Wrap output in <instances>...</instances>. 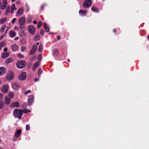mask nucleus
I'll return each mask as SVG.
<instances>
[{
	"mask_svg": "<svg viewBox=\"0 0 149 149\" xmlns=\"http://www.w3.org/2000/svg\"><path fill=\"white\" fill-rule=\"evenodd\" d=\"M39 36L38 34H37L35 37V40H39Z\"/></svg>",
	"mask_w": 149,
	"mask_h": 149,
	"instance_id": "35",
	"label": "nucleus"
},
{
	"mask_svg": "<svg viewBox=\"0 0 149 149\" xmlns=\"http://www.w3.org/2000/svg\"><path fill=\"white\" fill-rule=\"evenodd\" d=\"M42 72V70L41 69H39L38 71V75H40Z\"/></svg>",
	"mask_w": 149,
	"mask_h": 149,
	"instance_id": "43",
	"label": "nucleus"
},
{
	"mask_svg": "<svg viewBox=\"0 0 149 149\" xmlns=\"http://www.w3.org/2000/svg\"><path fill=\"white\" fill-rule=\"evenodd\" d=\"M92 4L91 0H86L84 3L83 7L84 8H88L91 6Z\"/></svg>",
	"mask_w": 149,
	"mask_h": 149,
	"instance_id": "3",
	"label": "nucleus"
},
{
	"mask_svg": "<svg viewBox=\"0 0 149 149\" xmlns=\"http://www.w3.org/2000/svg\"><path fill=\"white\" fill-rule=\"evenodd\" d=\"M19 27L21 31H22V33H23V31L26 29L25 27L22 26H19Z\"/></svg>",
	"mask_w": 149,
	"mask_h": 149,
	"instance_id": "33",
	"label": "nucleus"
},
{
	"mask_svg": "<svg viewBox=\"0 0 149 149\" xmlns=\"http://www.w3.org/2000/svg\"><path fill=\"white\" fill-rule=\"evenodd\" d=\"M4 104V103H0V109H2L3 108Z\"/></svg>",
	"mask_w": 149,
	"mask_h": 149,
	"instance_id": "40",
	"label": "nucleus"
},
{
	"mask_svg": "<svg viewBox=\"0 0 149 149\" xmlns=\"http://www.w3.org/2000/svg\"><path fill=\"white\" fill-rule=\"evenodd\" d=\"M44 6L45 5H43L41 6V8L42 10H43Z\"/></svg>",
	"mask_w": 149,
	"mask_h": 149,
	"instance_id": "48",
	"label": "nucleus"
},
{
	"mask_svg": "<svg viewBox=\"0 0 149 149\" xmlns=\"http://www.w3.org/2000/svg\"><path fill=\"white\" fill-rule=\"evenodd\" d=\"M11 106L16 107H19L20 105L18 102H13L11 104Z\"/></svg>",
	"mask_w": 149,
	"mask_h": 149,
	"instance_id": "17",
	"label": "nucleus"
},
{
	"mask_svg": "<svg viewBox=\"0 0 149 149\" xmlns=\"http://www.w3.org/2000/svg\"><path fill=\"white\" fill-rule=\"evenodd\" d=\"M28 30L29 32L31 34L33 35L35 33V27L33 26L30 25L29 26Z\"/></svg>",
	"mask_w": 149,
	"mask_h": 149,
	"instance_id": "7",
	"label": "nucleus"
},
{
	"mask_svg": "<svg viewBox=\"0 0 149 149\" xmlns=\"http://www.w3.org/2000/svg\"><path fill=\"white\" fill-rule=\"evenodd\" d=\"M7 20V18L6 17L4 18H3L0 19V24H3L4 22L6 21Z\"/></svg>",
	"mask_w": 149,
	"mask_h": 149,
	"instance_id": "28",
	"label": "nucleus"
},
{
	"mask_svg": "<svg viewBox=\"0 0 149 149\" xmlns=\"http://www.w3.org/2000/svg\"><path fill=\"white\" fill-rule=\"evenodd\" d=\"M17 8H15V5L13 3L11 6V9L10 11V13H12L14 10H16Z\"/></svg>",
	"mask_w": 149,
	"mask_h": 149,
	"instance_id": "18",
	"label": "nucleus"
},
{
	"mask_svg": "<svg viewBox=\"0 0 149 149\" xmlns=\"http://www.w3.org/2000/svg\"><path fill=\"white\" fill-rule=\"evenodd\" d=\"M37 50V47L36 45H34L32 47V49L29 53L30 55H32L34 54Z\"/></svg>",
	"mask_w": 149,
	"mask_h": 149,
	"instance_id": "9",
	"label": "nucleus"
},
{
	"mask_svg": "<svg viewBox=\"0 0 149 149\" xmlns=\"http://www.w3.org/2000/svg\"><path fill=\"white\" fill-rule=\"evenodd\" d=\"M24 112L25 113H27L28 112H30V110H29V109H24Z\"/></svg>",
	"mask_w": 149,
	"mask_h": 149,
	"instance_id": "37",
	"label": "nucleus"
},
{
	"mask_svg": "<svg viewBox=\"0 0 149 149\" xmlns=\"http://www.w3.org/2000/svg\"><path fill=\"white\" fill-rule=\"evenodd\" d=\"M147 38L149 40V34L148 35L147 37Z\"/></svg>",
	"mask_w": 149,
	"mask_h": 149,
	"instance_id": "59",
	"label": "nucleus"
},
{
	"mask_svg": "<svg viewBox=\"0 0 149 149\" xmlns=\"http://www.w3.org/2000/svg\"><path fill=\"white\" fill-rule=\"evenodd\" d=\"M8 86L6 85H5L3 86L1 88V90L4 93H6L8 91Z\"/></svg>",
	"mask_w": 149,
	"mask_h": 149,
	"instance_id": "10",
	"label": "nucleus"
},
{
	"mask_svg": "<svg viewBox=\"0 0 149 149\" xmlns=\"http://www.w3.org/2000/svg\"><path fill=\"white\" fill-rule=\"evenodd\" d=\"M8 50L7 48H5L3 49V51L4 52H6Z\"/></svg>",
	"mask_w": 149,
	"mask_h": 149,
	"instance_id": "50",
	"label": "nucleus"
},
{
	"mask_svg": "<svg viewBox=\"0 0 149 149\" xmlns=\"http://www.w3.org/2000/svg\"><path fill=\"white\" fill-rule=\"evenodd\" d=\"M26 65V63L24 61H18L16 63L17 68L20 69L23 68Z\"/></svg>",
	"mask_w": 149,
	"mask_h": 149,
	"instance_id": "2",
	"label": "nucleus"
},
{
	"mask_svg": "<svg viewBox=\"0 0 149 149\" xmlns=\"http://www.w3.org/2000/svg\"><path fill=\"white\" fill-rule=\"evenodd\" d=\"M13 59L11 58H7L6 60V63L7 64H9L10 63L13 62Z\"/></svg>",
	"mask_w": 149,
	"mask_h": 149,
	"instance_id": "26",
	"label": "nucleus"
},
{
	"mask_svg": "<svg viewBox=\"0 0 149 149\" xmlns=\"http://www.w3.org/2000/svg\"><path fill=\"white\" fill-rule=\"evenodd\" d=\"M59 51L57 49H54L53 51V55L54 56H57L59 54Z\"/></svg>",
	"mask_w": 149,
	"mask_h": 149,
	"instance_id": "12",
	"label": "nucleus"
},
{
	"mask_svg": "<svg viewBox=\"0 0 149 149\" xmlns=\"http://www.w3.org/2000/svg\"><path fill=\"white\" fill-rule=\"evenodd\" d=\"M30 129V127L29 125H26V131H29Z\"/></svg>",
	"mask_w": 149,
	"mask_h": 149,
	"instance_id": "38",
	"label": "nucleus"
},
{
	"mask_svg": "<svg viewBox=\"0 0 149 149\" xmlns=\"http://www.w3.org/2000/svg\"><path fill=\"white\" fill-rule=\"evenodd\" d=\"M10 10V6L7 7L6 9V13H5L6 15L8 14L9 13Z\"/></svg>",
	"mask_w": 149,
	"mask_h": 149,
	"instance_id": "32",
	"label": "nucleus"
},
{
	"mask_svg": "<svg viewBox=\"0 0 149 149\" xmlns=\"http://www.w3.org/2000/svg\"><path fill=\"white\" fill-rule=\"evenodd\" d=\"M18 57L20 58H22L24 57L23 56L20 54H18Z\"/></svg>",
	"mask_w": 149,
	"mask_h": 149,
	"instance_id": "44",
	"label": "nucleus"
},
{
	"mask_svg": "<svg viewBox=\"0 0 149 149\" xmlns=\"http://www.w3.org/2000/svg\"><path fill=\"white\" fill-rule=\"evenodd\" d=\"M8 95L11 98H13V95L12 92H10L8 93Z\"/></svg>",
	"mask_w": 149,
	"mask_h": 149,
	"instance_id": "34",
	"label": "nucleus"
},
{
	"mask_svg": "<svg viewBox=\"0 0 149 149\" xmlns=\"http://www.w3.org/2000/svg\"><path fill=\"white\" fill-rule=\"evenodd\" d=\"M0 149H3L2 147L0 146Z\"/></svg>",
	"mask_w": 149,
	"mask_h": 149,
	"instance_id": "61",
	"label": "nucleus"
},
{
	"mask_svg": "<svg viewBox=\"0 0 149 149\" xmlns=\"http://www.w3.org/2000/svg\"><path fill=\"white\" fill-rule=\"evenodd\" d=\"M33 23L34 24H36L37 23V22L36 20H34L33 21Z\"/></svg>",
	"mask_w": 149,
	"mask_h": 149,
	"instance_id": "55",
	"label": "nucleus"
},
{
	"mask_svg": "<svg viewBox=\"0 0 149 149\" xmlns=\"http://www.w3.org/2000/svg\"><path fill=\"white\" fill-rule=\"evenodd\" d=\"M57 39H58V40H59L60 39V36H57Z\"/></svg>",
	"mask_w": 149,
	"mask_h": 149,
	"instance_id": "51",
	"label": "nucleus"
},
{
	"mask_svg": "<svg viewBox=\"0 0 149 149\" xmlns=\"http://www.w3.org/2000/svg\"><path fill=\"white\" fill-rule=\"evenodd\" d=\"M21 130H18L17 131L16 133H15V135L16 137H18L19 136L20 134H21Z\"/></svg>",
	"mask_w": 149,
	"mask_h": 149,
	"instance_id": "23",
	"label": "nucleus"
},
{
	"mask_svg": "<svg viewBox=\"0 0 149 149\" xmlns=\"http://www.w3.org/2000/svg\"><path fill=\"white\" fill-rule=\"evenodd\" d=\"M6 73L5 68L4 67H0V76Z\"/></svg>",
	"mask_w": 149,
	"mask_h": 149,
	"instance_id": "13",
	"label": "nucleus"
},
{
	"mask_svg": "<svg viewBox=\"0 0 149 149\" xmlns=\"http://www.w3.org/2000/svg\"><path fill=\"white\" fill-rule=\"evenodd\" d=\"M43 49L42 45L41 44H40L39 46L38 49V51L39 52H41L42 51Z\"/></svg>",
	"mask_w": 149,
	"mask_h": 149,
	"instance_id": "30",
	"label": "nucleus"
},
{
	"mask_svg": "<svg viewBox=\"0 0 149 149\" xmlns=\"http://www.w3.org/2000/svg\"><path fill=\"white\" fill-rule=\"evenodd\" d=\"M39 42H38L36 43V45H39Z\"/></svg>",
	"mask_w": 149,
	"mask_h": 149,
	"instance_id": "58",
	"label": "nucleus"
},
{
	"mask_svg": "<svg viewBox=\"0 0 149 149\" xmlns=\"http://www.w3.org/2000/svg\"><path fill=\"white\" fill-rule=\"evenodd\" d=\"M28 105L29 106H31L33 103L34 101V97L33 95H30L28 99Z\"/></svg>",
	"mask_w": 149,
	"mask_h": 149,
	"instance_id": "8",
	"label": "nucleus"
},
{
	"mask_svg": "<svg viewBox=\"0 0 149 149\" xmlns=\"http://www.w3.org/2000/svg\"><path fill=\"white\" fill-rule=\"evenodd\" d=\"M12 50L13 51L15 52L17 50L18 48V46L16 45H13L11 46Z\"/></svg>",
	"mask_w": 149,
	"mask_h": 149,
	"instance_id": "16",
	"label": "nucleus"
},
{
	"mask_svg": "<svg viewBox=\"0 0 149 149\" xmlns=\"http://www.w3.org/2000/svg\"><path fill=\"white\" fill-rule=\"evenodd\" d=\"M14 77V75L13 73L11 71H9L7 74L6 78L7 79L9 80H12Z\"/></svg>",
	"mask_w": 149,
	"mask_h": 149,
	"instance_id": "5",
	"label": "nucleus"
},
{
	"mask_svg": "<svg viewBox=\"0 0 149 149\" xmlns=\"http://www.w3.org/2000/svg\"><path fill=\"white\" fill-rule=\"evenodd\" d=\"M16 20V19L15 18H14L13 19L12 22V24H13L15 22V20Z\"/></svg>",
	"mask_w": 149,
	"mask_h": 149,
	"instance_id": "46",
	"label": "nucleus"
},
{
	"mask_svg": "<svg viewBox=\"0 0 149 149\" xmlns=\"http://www.w3.org/2000/svg\"><path fill=\"white\" fill-rule=\"evenodd\" d=\"M44 30L43 29L41 30L40 31V34L42 36H43L44 35Z\"/></svg>",
	"mask_w": 149,
	"mask_h": 149,
	"instance_id": "42",
	"label": "nucleus"
},
{
	"mask_svg": "<svg viewBox=\"0 0 149 149\" xmlns=\"http://www.w3.org/2000/svg\"><path fill=\"white\" fill-rule=\"evenodd\" d=\"M25 6H26V7L27 8V10H28V4L27 3H26L25 4Z\"/></svg>",
	"mask_w": 149,
	"mask_h": 149,
	"instance_id": "52",
	"label": "nucleus"
},
{
	"mask_svg": "<svg viewBox=\"0 0 149 149\" xmlns=\"http://www.w3.org/2000/svg\"><path fill=\"white\" fill-rule=\"evenodd\" d=\"M23 8H21L18 9L17 11V13L16 15L18 16H20L23 13Z\"/></svg>",
	"mask_w": 149,
	"mask_h": 149,
	"instance_id": "14",
	"label": "nucleus"
},
{
	"mask_svg": "<svg viewBox=\"0 0 149 149\" xmlns=\"http://www.w3.org/2000/svg\"><path fill=\"white\" fill-rule=\"evenodd\" d=\"M39 80V79L38 78H36L34 79V81L36 82H37Z\"/></svg>",
	"mask_w": 149,
	"mask_h": 149,
	"instance_id": "47",
	"label": "nucleus"
},
{
	"mask_svg": "<svg viewBox=\"0 0 149 149\" xmlns=\"http://www.w3.org/2000/svg\"><path fill=\"white\" fill-rule=\"evenodd\" d=\"M25 19L24 17H21L19 20V24L21 25H23L25 24Z\"/></svg>",
	"mask_w": 149,
	"mask_h": 149,
	"instance_id": "11",
	"label": "nucleus"
},
{
	"mask_svg": "<svg viewBox=\"0 0 149 149\" xmlns=\"http://www.w3.org/2000/svg\"><path fill=\"white\" fill-rule=\"evenodd\" d=\"M6 28V26L5 25H3L1 27L0 29V31L1 33H2L4 31Z\"/></svg>",
	"mask_w": 149,
	"mask_h": 149,
	"instance_id": "29",
	"label": "nucleus"
},
{
	"mask_svg": "<svg viewBox=\"0 0 149 149\" xmlns=\"http://www.w3.org/2000/svg\"><path fill=\"white\" fill-rule=\"evenodd\" d=\"M43 25L45 28V31L46 32H48L49 31V29L48 27V25L45 23H43Z\"/></svg>",
	"mask_w": 149,
	"mask_h": 149,
	"instance_id": "20",
	"label": "nucleus"
},
{
	"mask_svg": "<svg viewBox=\"0 0 149 149\" xmlns=\"http://www.w3.org/2000/svg\"><path fill=\"white\" fill-rule=\"evenodd\" d=\"M23 112V111L22 109H15L13 111V114L16 118L20 119L22 118Z\"/></svg>",
	"mask_w": 149,
	"mask_h": 149,
	"instance_id": "1",
	"label": "nucleus"
},
{
	"mask_svg": "<svg viewBox=\"0 0 149 149\" xmlns=\"http://www.w3.org/2000/svg\"><path fill=\"white\" fill-rule=\"evenodd\" d=\"M1 80H0V84H1Z\"/></svg>",
	"mask_w": 149,
	"mask_h": 149,
	"instance_id": "63",
	"label": "nucleus"
},
{
	"mask_svg": "<svg viewBox=\"0 0 149 149\" xmlns=\"http://www.w3.org/2000/svg\"><path fill=\"white\" fill-rule=\"evenodd\" d=\"M15 29V30H19V28H18V27L16 26H15V28H14Z\"/></svg>",
	"mask_w": 149,
	"mask_h": 149,
	"instance_id": "49",
	"label": "nucleus"
},
{
	"mask_svg": "<svg viewBox=\"0 0 149 149\" xmlns=\"http://www.w3.org/2000/svg\"><path fill=\"white\" fill-rule=\"evenodd\" d=\"M31 90H29L27 91H26L24 93V95H26L27 94L30 93L31 92Z\"/></svg>",
	"mask_w": 149,
	"mask_h": 149,
	"instance_id": "39",
	"label": "nucleus"
},
{
	"mask_svg": "<svg viewBox=\"0 0 149 149\" xmlns=\"http://www.w3.org/2000/svg\"><path fill=\"white\" fill-rule=\"evenodd\" d=\"M113 32L114 33H116V30L115 29H114L113 30Z\"/></svg>",
	"mask_w": 149,
	"mask_h": 149,
	"instance_id": "57",
	"label": "nucleus"
},
{
	"mask_svg": "<svg viewBox=\"0 0 149 149\" xmlns=\"http://www.w3.org/2000/svg\"><path fill=\"white\" fill-rule=\"evenodd\" d=\"M26 49V48L24 47H22L21 48V51L23 52Z\"/></svg>",
	"mask_w": 149,
	"mask_h": 149,
	"instance_id": "41",
	"label": "nucleus"
},
{
	"mask_svg": "<svg viewBox=\"0 0 149 149\" xmlns=\"http://www.w3.org/2000/svg\"><path fill=\"white\" fill-rule=\"evenodd\" d=\"M9 29V28H8V29L5 31V33L6 34L7 33V31Z\"/></svg>",
	"mask_w": 149,
	"mask_h": 149,
	"instance_id": "56",
	"label": "nucleus"
},
{
	"mask_svg": "<svg viewBox=\"0 0 149 149\" xmlns=\"http://www.w3.org/2000/svg\"><path fill=\"white\" fill-rule=\"evenodd\" d=\"M16 0H11V1L12 2H13L15 1Z\"/></svg>",
	"mask_w": 149,
	"mask_h": 149,
	"instance_id": "60",
	"label": "nucleus"
},
{
	"mask_svg": "<svg viewBox=\"0 0 149 149\" xmlns=\"http://www.w3.org/2000/svg\"><path fill=\"white\" fill-rule=\"evenodd\" d=\"M12 86L14 89H17L18 88V86L16 83H14L12 84Z\"/></svg>",
	"mask_w": 149,
	"mask_h": 149,
	"instance_id": "22",
	"label": "nucleus"
},
{
	"mask_svg": "<svg viewBox=\"0 0 149 149\" xmlns=\"http://www.w3.org/2000/svg\"><path fill=\"white\" fill-rule=\"evenodd\" d=\"M7 0H3L0 7V8L2 10H4L7 7Z\"/></svg>",
	"mask_w": 149,
	"mask_h": 149,
	"instance_id": "6",
	"label": "nucleus"
},
{
	"mask_svg": "<svg viewBox=\"0 0 149 149\" xmlns=\"http://www.w3.org/2000/svg\"><path fill=\"white\" fill-rule=\"evenodd\" d=\"M19 39V37H15V38H14V40H18Z\"/></svg>",
	"mask_w": 149,
	"mask_h": 149,
	"instance_id": "53",
	"label": "nucleus"
},
{
	"mask_svg": "<svg viewBox=\"0 0 149 149\" xmlns=\"http://www.w3.org/2000/svg\"><path fill=\"white\" fill-rule=\"evenodd\" d=\"M3 98V96L2 94L0 93V101L2 100Z\"/></svg>",
	"mask_w": 149,
	"mask_h": 149,
	"instance_id": "45",
	"label": "nucleus"
},
{
	"mask_svg": "<svg viewBox=\"0 0 149 149\" xmlns=\"http://www.w3.org/2000/svg\"><path fill=\"white\" fill-rule=\"evenodd\" d=\"M16 3L17 5H19L20 4V2L19 1H17L16 2Z\"/></svg>",
	"mask_w": 149,
	"mask_h": 149,
	"instance_id": "54",
	"label": "nucleus"
},
{
	"mask_svg": "<svg viewBox=\"0 0 149 149\" xmlns=\"http://www.w3.org/2000/svg\"><path fill=\"white\" fill-rule=\"evenodd\" d=\"M26 73L25 72H22L18 76V78L19 80L23 81L26 79Z\"/></svg>",
	"mask_w": 149,
	"mask_h": 149,
	"instance_id": "4",
	"label": "nucleus"
},
{
	"mask_svg": "<svg viewBox=\"0 0 149 149\" xmlns=\"http://www.w3.org/2000/svg\"><path fill=\"white\" fill-rule=\"evenodd\" d=\"M5 46V43L3 42H0V49Z\"/></svg>",
	"mask_w": 149,
	"mask_h": 149,
	"instance_id": "31",
	"label": "nucleus"
},
{
	"mask_svg": "<svg viewBox=\"0 0 149 149\" xmlns=\"http://www.w3.org/2000/svg\"><path fill=\"white\" fill-rule=\"evenodd\" d=\"M91 10L93 12L95 13H98L99 11V10L98 9L94 6H93L92 7Z\"/></svg>",
	"mask_w": 149,
	"mask_h": 149,
	"instance_id": "24",
	"label": "nucleus"
},
{
	"mask_svg": "<svg viewBox=\"0 0 149 149\" xmlns=\"http://www.w3.org/2000/svg\"><path fill=\"white\" fill-rule=\"evenodd\" d=\"M68 62H69V61H70V60H69V59H68Z\"/></svg>",
	"mask_w": 149,
	"mask_h": 149,
	"instance_id": "62",
	"label": "nucleus"
},
{
	"mask_svg": "<svg viewBox=\"0 0 149 149\" xmlns=\"http://www.w3.org/2000/svg\"><path fill=\"white\" fill-rule=\"evenodd\" d=\"M87 11L85 10L83 11L82 10H80L79 11V13L80 15H81L82 16H86V15Z\"/></svg>",
	"mask_w": 149,
	"mask_h": 149,
	"instance_id": "15",
	"label": "nucleus"
},
{
	"mask_svg": "<svg viewBox=\"0 0 149 149\" xmlns=\"http://www.w3.org/2000/svg\"><path fill=\"white\" fill-rule=\"evenodd\" d=\"M10 102V99L7 96L5 97V103L6 104H9Z\"/></svg>",
	"mask_w": 149,
	"mask_h": 149,
	"instance_id": "21",
	"label": "nucleus"
},
{
	"mask_svg": "<svg viewBox=\"0 0 149 149\" xmlns=\"http://www.w3.org/2000/svg\"><path fill=\"white\" fill-rule=\"evenodd\" d=\"M39 65V63L38 62H37L35 63L33 66V70H35L38 67Z\"/></svg>",
	"mask_w": 149,
	"mask_h": 149,
	"instance_id": "27",
	"label": "nucleus"
},
{
	"mask_svg": "<svg viewBox=\"0 0 149 149\" xmlns=\"http://www.w3.org/2000/svg\"><path fill=\"white\" fill-rule=\"evenodd\" d=\"M9 35L11 37L13 38L16 36V34L14 31H10Z\"/></svg>",
	"mask_w": 149,
	"mask_h": 149,
	"instance_id": "19",
	"label": "nucleus"
},
{
	"mask_svg": "<svg viewBox=\"0 0 149 149\" xmlns=\"http://www.w3.org/2000/svg\"><path fill=\"white\" fill-rule=\"evenodd\" d=\"M9 55V53L8 52H5L3 53L2 56L3 58H6Z\"/></svg>",
	"mask_w": 149,
	"mask_h": 149,
	"instance_id": "25",
	"label": "nucleus"
},
{
	"mask_svg": "<svg viewBox=\"0 0 149 149\" xmlns=\"http://www.w3.org/2000/svg\"><path fill=\"white\" fill-rule=\"evenodd\" d=\"M42 25V22L41 21L39 22L37 24V27L38 28H39Z\"/></svg>",
	"mask_w": 149,
	"mask_h": 149,
	"instance_id": "36",
	"label": "nucleus"
}]
</instances>
